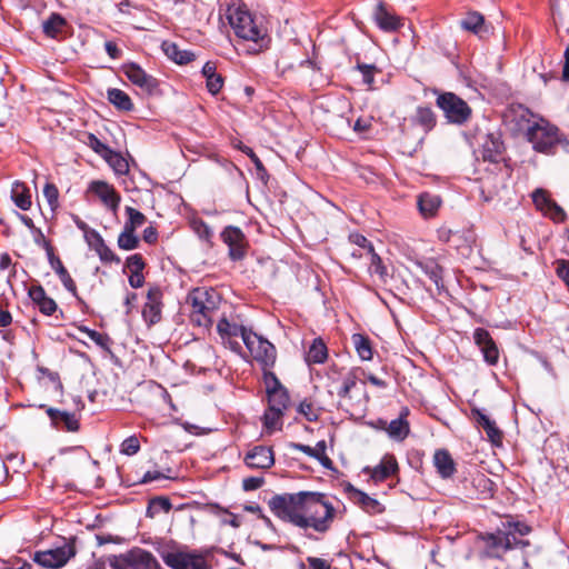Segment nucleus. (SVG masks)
Returning a JSON list of instances; mask_svg holds the SVG:
<instances>
[{"instance_id":"63","label":"nucleus","mask_w":569,"mask_h":569,"mask_svg":"<svg viewBox=\"0 0 569 569\" xmlns=\"http://www.w3.org/2000/svg\"><path fill=\"white\" fill-rule=\"evenodd\" d=\"M349 238L352 243H355L363 249H367L368 252L370 253V247H373V246L365 236L359 234V233H353V234H350Z\"/></svg>"},{"instance_id":"60","label":"nucleus","mask_w":569,"mask_h":569,"mask_svg":"<svg viewBox=\"0 0 569 569\" xmlns=\"http://www.w3.org/2000/svg\"><path fill=\"white\" fill-rule=\"evenodd\" d=\"M556 273L569 288V261L558 260L556 262Z\"/></svg>"},{"instance_id":"19","label":"nucleus","mask_w":569,"mask_h":569,"mask_svg":"<svg viewBox=\"0 0 569 569\" xmlns=\"http://www.w3.org/2000/svg\"><path fill=\"white\" fill-rule=\"evenodd\" d=\"M90 191H92L103 204H106L111 211L116 212L119 203L120 196L113 188V186L104 182V181H92L89 187Z\"/></svg>"},{"instance_id":"61","label":"nucleus","mask_w":569,"mask_h":569,"mask_svg":"<svg viewBox=\"0 0 569 569\" xmlns=\"http://www.w3.org/2000/svg\"><path fill=\"white\" fill-rule=\"evenodd\" d=\"M263 483V477H248L242 480V488L244 491H252L261 488Z\"/></svg>"},{"instance_id":"34","label":"nucleus","mask_w":569,"mask_h":569,"mask_svg":"<svg viewBox=\"0 0 569 569\" xmlns=\"http://www.w3.org/2000/svg\"><path fill=\"white\" fill-rule=\"evenodd\" d=\"M352 345L357 351V355L362 361H369L373 357V349L371 340L368 336L361 333H353L351 337Z\"/></svg>"},{"instance_id":"5","label":"nucleus","mask_w":569,"mask_h":569,"mask_svg":"<svg viewBox=\"0 0 569 569\" xmlns=\"http://www.w3.org/2000/svg\"><path fill=\"white\" fill-rule=\"evenodd\" d=\"M526 136L533 149L543 153H552L562 142L558 128L542 119L529 126Z\"/></svg>"},{"instance_id":"40","label":"nucleus","mask_w":569,"mask_h":569,"mask_svg":"<svg viewBox=\"0 0 569 569\" xmlns=\"http://www.w3.org/2000/svg\"><path fill=\"white\" fill-rule=\"evenodd\" d=\"M172 503L168 497H154L149 500L146 515L148 518H154L159 512H169Z\"/></svg>"},{"instance_id":"26","label":"nucleus","mask_w":569,"mask_h":569,"mask_svg":"<svg viewBox=\"0 0 569 569\" xmlns=\"http://www.w3.org/2000/svg\"><path fill=\"white\" fill-rule=\"evenodd\" d=\"M463 30L470 31L480 38H485L490 33V27L486 24L485 17L477 12H468L466 18L460 22Z\"/></svg>"},{"instance_id":"48","label":"nucleus","mask_w":569,"mask_h":569,"mask_svg":"<svg viewBox=\"0 0 569 569\" xmlns=\"http://www.w3.org/2000/svg\"><path fill=\"white\" fill-rule=\"evenodd\" d=\"M126 214L128 216V219L123 227L132 230H137L147 221L146 216L132 207H126Z\"/></svg>"},{"instance_id":"31","label":"nucleus","mask_w":569,"mask_h":569,"mask_svg":"<svg viewBox=\"0 0 569 569\" xmlns=\"http://www.w3.org/2000/svg\"><path fill=\"white\" fill-rule=\"evenodd\" d=\"M164 53L178 64H187L196 59V54L190 50H182L173 42L163 43Z\"/></svg>"},{"instance_id":"30","label":"nucleus","mask_w":569,"mask_h":569,"mask_svg":"<svg viewBox=\"0 0 569 569\" xmlns=\"http://www.w3.org/2000/svg\"><path fill=\"white\" fill-rule=\"evenodd\" d=\"M11 199L14 204L23 211H28L32 206L30 189L21 181L13 182L11 188Z\"/></svg>"},{"instance_id":"28","label":"nucleus","mask_w":569,"mask_h":569,"mask_svg":"<svg viewBox=\"0 0 569 569\" xmlns=\"http://www.w3.org/2000/svg\"><path fill=\"white\" fill-rule=\"evenodd\" d=\"M410 120L412 124L420 127L425 133L430 132L437 124V116L430 107H417Z\"/></svg>"},{"instance_id":"9","label":"nucleus","mask_w":569,"mask_h":569,"mask_svg":"<svg viewBox=\"0 0 569 569\" xmlns=\"http://www.w3.org/2000/svg\"><path fill=\"white\" fill-rule=\"evenodd\" d=\"M243 342L252 358L262 366L263 370L274 365L277 351L271 342L251 330L243 333Z\"/></svg>"},{"instance_id":"51","label":"nucleus","mask_w":569,"mask_h":569,"mask_svg":"<svg viewBox=\"0 0 569 569\" xmlns=\"http://www.w3.org/2000/svg\"><path fill=\"white\" fill-rule=\"evenodd\" d=\"M87 144L102 158H106L107 154L111 153V149L100 139H98L93 133H88Z\"/></svg>"},{"instance_id":"58","label":"nucleus","mask_w":569,"mask_h":569,"mask_svg":"<svg viewBox=\"0 0 569 569\" xmlns=\"http://www.w3.org/2000/svg\"><path fill=\"white\" fill-rule=\"evenodd\" d=\"M126 267L130 272H142L146 267V262L140 253H134L127 258Z\"/></svg>"},{"instance_id":"7","label":"nucleus","mask_w":569,"mask_h":569,"mask_svg":"<svg viewBox=\"0 0 569 569\" xmlns=\"http://www.w3.org/2000/svg\"><path fill=\"white\" fill-rule=\"evenodd\" d=\"M436 102L450 123L463 124L471 117L472 111L468 103L452 92L439 94Z\"/></svg>"},{"instance_id":"38","label":"nucleus","mask_w":569,"mask_h":569,"mask_svg":"<svg viewBox=\"0 0 569 569\" xmlns=\"http://www.w3.org/2000/svg\"><path fill=\"white\" fill-rule=\"evenodd\" d=\"M441 204L438 196L425 192L418 198V208L425 217L433 216Z\"/></svg>"},{"instance_id":"23","label":"nucleus","mask_w":569,"mask_h":569,"mask_svg":"<svg viewBox=\"0 0 569 569\" xmlns=\"http://www.w3.org/2000/svg\"><path fill=\"white\" fill-rule=\"evenodd\" d=\"M67 27V20L61 14L53 12L42 22V32L48 38L60 40L66 37Z\"/></svg>"},{"instance_id":"14","label":"nucleus","mask_w":569,"mask_h":569,"mask_svg":"<svg viewBox=\"0 0 569 569\" xmlns=\"http://www.w3.org/2000/svg\"><path fill=\"white\" fill-rule=\"evenodd\" d=\"M243 461L251 469H269L274 465L273 450L268 446H254L246 453Z\"/></svg>"},{"instance_id":"13","label":"nucleus","mask_w":569,"mask_h":569,"mask_svg":"<svg viewBox=\"0 0 569 569\" xmlns=\"http://www.w3.org/2000/svg\"><path fill=\"white\" fill-rule=\"evenodd\" d=\"M475 343L480 349L483 360L489 366H496L499 361V348L488 330L483 328H477L473 331Z\"/></svg>"},{"instance_id":"50","label":"nucleus","mask_w":569,"mask_h":569,"mask_svg":"<svg viewBox=\"0 0 569 569\" xmlns=\"http://www.w3.org/2000/svg\"><path fill=\"white\" fill-rule=\"evenodd\" d=\"M357 385V376L353 371L348 372L343 379L342 383L337 390V395L341 400H346L350 398V391Z\"/></svg>"},{"instance_id":"1","label":"nucleus","mask_w":569,"mask_h":569,"mask_svg":"<svg viewBox=\"0 0 569 569\" xmlns=\"http://www.w3.org/2000/svg\"><path fill=\"white\" fill-rule=\"evenodd\" d=\"M269 507L282 520L320 533L330 529L336 516L335 507L320 492L276 495L269 500Z\"/></svg>"},{"instance_id":"39","label":"nucleus","mask_w":569,"mask_h":569,"mask_svg":"<svg viewBox=\"0 0 569 569\" xmlns=\"http://www.w3.org/2000/svg\"><path fill=\"white\" fill-rule=\"evenodd\" d=\"M217 331L222 339L238 336L243 339V333H248L250 330L243 326L231 323L226 317H223L218 321Z\"/></svg>"},{"instance_id":"56","label":"nucleus","mask_w":569,"mask_h":569,"mask_svg":"<svg viewBox=\"0 0 569 569\" xmlns=\"http://www.w3.org/2000/svg\"><path fill=\"white\" fill-rule=\"evenodd\" d=\"M298 412L301 413L308 421H317L319 418L318 410L315 408L313 403L308 400L300 402Z\"/></svg>"},{"instance_id":"47","label":"nucleus","mask_w":569,"mask_h":569,"mask_svg":"<svg viewBox=\"0 0 569 569\" xmlns=\"http://www.w3.org/2000/svg\"><path fill=\"white\" fill-rule=\"evenodd\" d=\"M312 449L316 455L312 456V458L317 459L323 468L328 470L335 469L333 461L326 453L327 443L325 440L318 441L317 445L312 447Z\"/></svg>"},{"instance_id":"25","label":"nucleus","mask_w":569,"mask_h":569,"mask_svg":"<svg viewBox=\"0 0 569 569\" xmlns=\"http://www.w3.org/2000/svg\"><path fill=\"white\" fill-rule=\"evenodd\" d=\"M471 413L475 417L477 423L485 430L488 439L493 445L500 446L502 442V432L497 427L496 422L478 408H472Z\"/></svg>"},{"instance_id":"16","label":"nucleus","mask_w":569,"mask_h":569,"mask_svg":"<svg viewBox=\"0 0 569 569\" xmlns=\"http://www.w3.org/2000/svg\"><path fill=\"white\" fill-rule=\"evenodd\" d=\"M505 146L500 136L495 133H488L483 137V141L480 147V156L483 161L491 163H498L503 159Z\"/></svg>"},{"instance_id":"24","label":"nucleus","mask_w":569,"mask_h":569,"mask_svg":"<svg viewBox=\"0 0 569 569\" xmlns=\"http://www.w3.org/2000/svg\"><path fill=\"white\" fill-rule=\"evenodd\" d=\"M409 416V408L403 407L400 411V415L397 419H393L389 422L388 427L386 428V432L388 436L397 441H403L409 432H410V425L407 420V417Z\"/></svg>"},{"instance_id":"4","label":"nucleus","mask_w":569,"mask_h":569,"mask_svg":"<svg viewBox=\"0 0 569 569\" xmlns=\"http://www.w3.org/2000/svg\"><path fill=\"white\" fill-rule=\"evenodd\" d=\"M228 20L237 37L252 41L262 48L266 43L267 32L261 28L252 14L244 7H229Z\"/></svg>"},{"instance_id":"15","label":"nucleus","mask_w":569,"mask_h":569,"mask_svg":"<svg viewBox=\"0 0 569 569\" xmlns=\"http://www.w3.org/2000/svg\"><path fill=\"white\" fill-rule=\"evenodd\" d=\"M123 72L133 84L138 86L148 93H152L158 87L157 79L148 74L139 64L134 62L124 64Z\"/></svg>"},{"instance_id":"3","label":"nucleus","mask_w":569,"mask_h":569,"mask_svg":"<svg viewBox=\"0 0 569 569\" xmlns=\"http://www.w3.org/2000/svg\"><path fill=\"white\" fill-rule=\"evenodd\" d=\"M186 302L191 307V323L211 328L220 303L219 295L213 289L196 288L188 293Z\"/></svg>"},{"instance_id":"46","label":"nucleus","mask_w":569,"mask_h":569,"mask_svg":"<svg viewBox=\"0 0 569 569\" xmlns=\"http://www.w3.org/2000/svg\"><path fill=\"white\" fill-rule=\"evenodd\" d=\"M370 271L375 274H378L380 280L386 282L388 278L387 267L383 264L380 256L375 251L373 247H370Z\"/></svg>"},{"instance_id":"41","label":"nucleus","mask_w":569,"mask_h":569,"mask_svg":"<svg viewBox=\"0 0 569 569\" xmlns=\"http://www.w3.org/2000/svg\"><path fill=\"white\" fill-rule=\"evenodd\" d=\"M117 243L122 250H133L139 247L140 239L136 234V230L123 227V230L118 237Z\"/></svg>"},{"instance_id":"12","label":"nucleus","mask_w":569,"mask_h":569,"mask_svg":"<svg viewBox=\"0 0 569 569\" xmlns=\"http://www.w3.org/2000/svg\"><path fill=\"white\" fill-rule=\"evenodd\" d=\"M162 291L159 287H150L147 292V301L142 308V318L150 327L161 320L162 313Z\"/></svg>"},{"instance_id":"57","label":"nucleus","mask_w":569,"mask_h":569,"mask_svg":"<svg viewBox=\"0 0 569 569\" xmlns=\"http://www.w3.org/2000/svg\"><path fill=\"white\" fill-rule=\"evenodd\" d=\"M543 214L555 222H563L567 218L565 210L555 200Z\"/></svg>"},{"instance_id":"11","label":"nucleus","mask_w":569,"mask_h":569,"mask_svg":"<svg viewBox=\"0 0 569 569\" xmlns=\"http://www.w3.org/2000/svg\"><path fill=\"white\" fill-rule=\"evenodd\" d=\"M221 239L229 248L231 260L239 261L247 256L249 243L240 228L234 226L226 227L221 232Z\"/></svg>"},{"instance_id":"18","label":"nucleus","mask_w":569,"mask_h":569,"mask_svg":"<svg viewBox=\"0 0 569 569\" xmlns=\"http://www.w3.org/2000/svg\"><path fill=\"white\" fill-rule=\"evenodd\" d=\"M398 470L399 466L396 457L393 455H385L378 466L373 468L366 467L363 472L370 475L375 482H382L396 475Z\"/></svg>"},{"instance_id":"33","label":"nucleus","mask_w":569,"mask_h":569,"mask_svg":"<svg viewBox=\"0 0 569 569\" xmlns=\"http://www.w3.org/2000/svg\"><path fill=\"white\" fill-rule=\"evenodd\" d=\"M355 501L368 513L377 515L383 512V506L375 498L358 489H352Z\"/></svg>"},{"instance_id":"36","label":"nucleus","mask_w":569,"mask_h":569,"mask_svg":"<svg viewBox=\"0 0 569 569\" xmlns=\"http://www.w3.org/2000/svg\"><path fill=\"white\" fill-rule=\"evenodd\" d=\"M268 393V407L284 411L289 405V393L284 387L270 388Z\"/></svg>"},{"instance_id":"42","label":"nucleus","mask_w":569,"mask_h":569,"mask_svg":"<svg viewBox=\"0 0 569 569\" xmlns=\"http://www.w3.org/2000/svg\"><path fill=\"white\" fill-rule=\"evenodd\" d=\"M283 412L282 410L268 407L263 415L264 428L270 432L281 429Z\"/></svg>"},{"instance_id":"43","label":"nucleus","mask_w":569,"mask_h":569,"mask_svg":"<svg viewBox=\"0 0 569 569\" xmlns=\"http://www.w3.org/2000/svg\"><path fill=\"white\" fill-rule=\"evenodd\" d=\"M419 267L423 273L428 276L431 281H433L438 289L443 288L442 268L438 263L435 261H427L425 263H419Z\"/></svg>"},{"instance_id":"52","label":"nucleus","mask_w":569,"mask_h":569,"mask_svg":"<svg viewBox=\"0 0 569 569\" xmlns=\"http://www.w3.org/2000/svg\"><path fill=\"white\" fill-rule=\"evenodd\" d=\"M356 69L361 72L363 83L371 87L375 81V74L379 72V69L375 64L360 62L357 63Z\"/></svg>"},{"instance_id":"35","label":"nucleus","mask_w":569,"mask_h":569,"mask_svg":"<svg viewBox=\"0 0 569 569\" xmlns=\"http://www.w3.org/2000/svg\"><path fill=\"white\" fill-rule=\"evenodd\" d=\"M328 357V349L321 338L313 339L306 355V361L311 363H323Z\"/></svg>"},{"instance_id":"8","label":"nucleus","mask_w":569,"mask_h":569,"mask_svg":"<svg viewBox=\"0 0 569 569\" xmlns=\"http://www.w3.org/2000/svg\"><path fill=\"white\" fill-rule=\"evenodd\" d=\"M74 556V542L72 540H62L61 545L54 548L36 552L34 561L48 569H59Z\"/></svg>"},{"instance_id":"55","label":"nucleus","mask_w":569,"mask_h":569,"mask_svg":"<svg viewBox=\"0 0 569 569\" xmlns=\"http://www.w3.org/2000/svg\"><path fill=\"white\" fill-rule=\"evenodd\" d=\"M140 450V442L136 436L128 437L120 446V452L126 456H133Z\"/></svg>"},{"instance_id":"21","label":"nucleus","mask_w":569,"mask_h":569,"mask_svg":"<svg viewBox=\"0 0 569 569\" xmlns=\"http://www.w3.org/2000/svg\"><path fill=\"white\" fill-rule=\"evenodd\" d=\"M28 295L42 315L52 316L58 311L57 302L47 295L42 286L38 284L30 287Z\"/></svg>"},{"instance_id":"29","label":"nucleus","mask_w":569,"mask_h":569,"mask_svg":"<svg viewBox=\"0 0 569 569\" xmlns=\"http://www.w3.org/2000/svg\"><path fill=\"white\" fill-rule=\"evenodd\" d=\"M433 463L442 478H450L456 471V463L446 449H439L435 452Z\"/></svg>"},{"instance_id":"22","label":"nucleus","mask_w":569,"mask_h":569,"mask_svg":"<svg viewBox=\"0 0 569 569\" xmlns=\"http://www.w3.org/2000/svg\"><path fill=\"white\" fill-rule=\"evenodd\" d=\"M501 531L507 538H510L512 541V547L516 548L518 546L526 547L529 545L527 540L518 539V537H525L531 532V527L522 521H506L502 522Z\"/></svg>"},{"instance_id":"10","label":"nucleus","mask_w":569,"mask_h":569,"mask_svg":"<svg viewBox=\"0 0 569 569\" xmlns=\"http://www.w3.org/2000/svg\"><path fill=\"white\" fill-rule=\"evenodd\" d=\"M478 543L482 555L489 558H501L503 553L513 548L511 539L503 535L500 527L495 532L479 535Z\"/></svg>"},{"instance_id":"44","label":"nucleus","mask_w":569,"mask_h":569,"mask_svg":"<svg viewBox=\"0 0 569 569\" xmlns=\"http://www.w3.org/2000/svg\"><path fill=\"white\" fill-rule=\"evenodd\" d=\"M79 330L87 335V337L92 340L97 346L102 348L103 350L110 352V346L112 343L110 337L107 333H101L88 327H79Z\"/></svg>"},{"instance_id":"32","label":"nucleus","mask_w":569,"mask_h":569,"mask_svg":"<svg viewBox=\"0 0 569 569\" xmlns=\"http://www.w3.org/2000/svg\"><path fill=\"white\" fill-rule=\"evenodd\" d=\"M472 486L477 491L478 499H490L495 493V482L483 473H478L472 478Z\"/></svg>"},{"instance_id":"54","label":"nucleus","mask_w":569,"mask_h":569,"mask_svg":"<svg viewBox=\"0 0 569 569\" xmlns=\"http://www.w3.org/2000/svg\"><path fill=\"white\" fill-rule=\"evenodd\" d=\"M43 196L48 201L51 210H56L59 206V190L53 183H46Z\"/></svg>"},{"instance_id":"6","label":"nucleus","mask_w":569,"mask_h":569,"mask_svg":"<svg viewBox=\"0 0 569 569\" xmlns=\"http://www.w3.org/2000/svg\"><path fill=\"white\" fill-rule=\"evenodd\" d=\"M109 565L112 569H161L151 552L138 547L126 553L110 557Z\"/></svg>"},{"instance_id":"53","label":"nucleus","mask_w":569,"mask_h":569,"mask_svg":"<svg viewBox=\"0 0 569 569\" xmlns=\"http://www.w3.org/2000/svg\"><path fill=\"white\" fill-rule=\"evenodd\" d=\"M94 251L104 263H120V258L106 244V242L101 243L94 249Z\"/></svg>"},{"instance_id":"45","label":"nucleus","mask_w":569,"mask_h":569,"mask_svg":"<svg viewBox=\"0 0 569 569\" xmlns=\"http://www.w3.org/2000/svg\"><path fill=\"white\" fill-rule=\"evenodd\" d=\"M104 159L116 173L126 174L129 171L128 161L119 152L111 150V153L107 154Z\"/></svg>"},{"instance_id":"49","label":"nucleus","mask_w":569,"mask_h":569,"mask_svg":"<svg viewBox=\"0 0 569 569\" xmlns=\"http://www.w3.org/2000/svg\"><path fill=\"white\" fill-rule=\"evenodd\" d=\"M532 201L536 208L545 213V211L550 207L553 200L550 198L547 190L542 188H538L532 192Z\"/></svg>"},{"instance_id":"64","label":"nucleus","mask_w":569,"mask_h":569,"mask_svg":"<svg viewBox=\"0 0 569 569\" xmlns=\"http://www.w3.org/2000/svg\"><path fill=\"white\" fill-rule=\"evenodd\" d=\"M263 379L267 386V391H269L270 388L283 387L277 376L271 371H264Z\"/></svg>"},{"instance_id":"59","label":"nucleus","mask_w":569,"mask_h":569,"mask_svg":"<svg viewBox=\"0 0 569 569\" xmlns=\"http://www.w3.org/2000/svg\"><path fill=\"white\" fill-rule=\"evenodd\" d=\"M206 82L207 89L211 94H218L223 87V78L219 73L206 79Z\"/></svg>"},{"instance_id":"62","label":"nucleus","mask_w":569,"mask_h":569,"mask_svg":"<svg viewBox=\"0 0 569 569\" xmlns=\"http://www.w3.org/2000/svg\"><path fill=\"white\" fill-rule=\"evenodd\" d=\"M84 239L89 247L93 250L104 242L101 234L94 229H90L89 231H87V233L84 234Z\"/></svg>"},{"instance_id":"17","label":"nucleus","mask_w":569,"mask_h":569,"mask_svg":"<svg viewBox=\"0 0 569 569\" xmlns=\"http://www.w3.org/2000/svg\"><path fill=\"white\" fill-rule=\"evenodd\" d=\"M40 408L46 409V412L54 428L69 432H74L79 430V420L77 419L74 413L47 407L44 405H41Z\"/></svg>"},{"instance_id":"27","label":"nucleus","mask_w":569,"mask_h":569,"mask_svg":"<svg viewBox=\"0 0 569 569\" xmlns=\"http://www.w3.org/2000/svg\"><path fill=\"white\" fill-rule=\"evenodd\" d=\"M375 20L378 27L387 32L396 31L402 26L401 19L390 13L383 2L377 4Z\"/></svg>"},{"instance_id":"20","label":"nucleus","mask_w":569,"mask_h":569,"mask_svg":"<svg viewBox=\"0 0 569 569\" xmlns=\"http://www.w3.org/2000/svg\"><path fill=\"white\" fill-rule=\"evenodd\" d=\"M47 257L51 268L59 277L66 290H68L74 298H77L80 305H84V301L78 296L76 282L71 278L69 271L66 269L60 258L56 256L54 252H50V254Z\"/></svg>"},{"instance_id":"2","label":"nucleus","mask_w":569,"mask_h":569,"mask_svg":"<svg viewBox=\"0 0 569 569\" xmlns=\"http://www.w3.org/2000/svg\"><path fill=\"white\" fill-rule=\"evenodd\" d=\"M163 562L171 569H212L228 566L229 560L244 566L237 555L228 553L218 548L190 549L187 546L174 548L161 553Z\"/></svg>"},{"instance_id":"37","label":"nucleus","mask_w":569,"mask_h":569,"mask_svg":"<svg viewBox=\"0 0 569 569\" xmlns=\"http://www.w3.org/2000/svg\"><path fill=\"white\" fill-rule=\"evenodd\" d=\"M107 97L109 102L120 111H131L133 109V103L130 97L121 89H108Z\"/></svg>"}]
</instances>
